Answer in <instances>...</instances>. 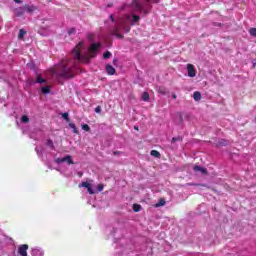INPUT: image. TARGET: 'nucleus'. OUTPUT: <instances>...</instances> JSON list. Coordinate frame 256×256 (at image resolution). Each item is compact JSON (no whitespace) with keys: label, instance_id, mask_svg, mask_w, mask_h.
I'll use <instances>...</instances> for the list:
<instances>
[{"label":"nucleus","instance_id":"f257e3e1","mask_svg":"<svg viewBox=\"0 0 256 256\" xmlns=\"http://www.w3.org/2000/svg\"><path fill=\"white\" fill-rule=\"evenodd\" d=\"M83 49H85V43L81 41L72 50V55L75 61H80L81 63H89L90 59L96 57L97 53H99V50L101 49V43H92L86 52H82Z\"/></svg>","mask_w":256,"mask_h":256},{"label":"nucleus","instance_id":"f03ea898","mask_svg":"<svg viewBox=\"0 0 256 256\" xmlns=\"http://www.w3.org/2000/svg\"><path fill=\"white\" fill-rule=\"evenodd\" d=\"M50 73L62 79H71V77H75V66L71 61L62 60L56 68L50 70Z\"/></svg>","mask_w":256,"mask_h":256},{"label":"nucleus","instance_id":"7ed1b4c3","mask_svg":"<svg viewBox=\"0 0 256 256\" xmlns=\"http://www.w3.org/2000/svg\"><path fill=\"white\" fill-rule=\"evenodd\" d=\"M139 19H140L139 16L135 14L133 15L127 14L125 17L119 18L113 34L116 37H118V39H123V35L119 34V31H121L122 29L125 33H129V31H131V27H129V23L131 25H135L137 22H139Z\"/></svg>","mask_w":256,"mask_h":256},{"label":"nucleus","instance_id":"20e7f679","mask_svg":"<svg viewBox=\"0 0 256 256\" xmlns=\"http://www.w3.org/2000/svg\"><path fill=\"white\" fill-rule=\"evenodd\" d=\"M155 0H134L132 2L133 11H139V13L149 12V3H153Z\"/></svg>","mask_w":256,"mask_h":256},{"label":"nucleus","instance_id":"39448f33","mask_svg":"<svg viewBox=\"0 0 256 256\" xmlns=\"http://www.w3.org/2000/svg\"><path fill=\"white\" fill-rule=\"evenodd\" d=\"M55 163H57V165H61V163H67V165H75V162L73 161L71 155H66L63 158H56Z\"/></svg>","mask_w":256,"mask_h":256},{"label":"nucleus","instance_id":"423d86ee","mask_svg":"<svg viewBox=\"0 0 256 256\" xmlns=\"http://www.w3.org/2000/svg\"><path fill=\"white\" fill-rule=\"evenodd\" d=\"M79 187H85L90 195H95L96 191L93 189V184L89 182H82Z\"/></svg>","mask_w":256,"mask_h":256},{"label":"nucleus","instance_id":"0eeeda50","mask_svg":"<svg viewBox=\"0 0 256 256\" xmlns=\"http://www.w3.org/2000/svg\"><path fill=\"white\" fill-rule=\"evenodd\" d=\"M188 77H196L197 70L193 64H187Z\"/></svg>","mask_w":256,"mask_h":256},{"label":"nucleus","instance_id":"6e6552de","mask_svg":"<svg viewBox=\"0 0 256 256\" xmlns=\"http://www.w3.org/2000/svg\"><path fill=\"white\" fill-rule=\"evenodd\" d=\"M27 249H29V245L23 244L18 247V253L21 256H27Z\"/></svg>","mask_w":256,"mask_h":256},{"label":"nucleus","instance_id":"1a4fd4ad","mask_svg":"<svg viewBox=\"0 0 256 256\" xmlns=\"http://www.w3.org/2000/svg\"><path fill=\"white\" fill-rule=\"evenodd\" d=\"M31 255L32 256H44L45 252H43V250L41 248L35 247V248H32Z\"/></svg>","mask_w":256,"mask_h":256},{"label":"nucleus","instance_id":"9d476101","mask_svg":"<svg viewBox=\"0 0 256 256\" xmlns=\"http://www.w3.org/2000/svg\"><path fill=\"white\" fill-rule=\"evenodd\" d=\"M195 173H200V175H207V169L201 167V166H194L193 167Z\"/></svg>","mask_w":256,"mask_h":256},{"label":"nucleus","instance_id":"9b49d317","mask_svg":"<svg viewBox=\"0 0 256 256\" xmlns=\"http://www.w3.org/2000/svg\"><path fill=\"white\" fill-rule=\"evenodd\" d=\"M24 11H26V13H33V12L37 11V7H35L33 5H25Z\"/></svg>","mask_w":256,"mask_h":256},{"label":"nucleus","instance_id":"f8f14e48","mask_svg":"<svg viewBox=\"0 0 256 256\" xmlns=\"http://www.w3.org/2000/svg\"><path fill=\"white\" fill-rule=\"evenodd\" d=\"M24 13H25V6L14 10V14L16 17H21L24 15Z\"/></svg>","mask_w":256,"mask_h":256},{"label":"nucleus","instance_id":"ddd939ff","mask_svg":"<svg viewBox=\"0 0 256 256\" xmlns=\"http://www.w3.org/2000/svg\"><path fill=\"white\" fill-rule=\"evenodd\" d=\"M36 83H39L40 85L43 83H47V79L43 78L41 74H37Z\"/></svg>","mask_w":256,"mask_h":256},{"label":"nucleus","instance_id":"4468645a","mask_svg":"<svg viewBox=\"0 0 256 256\" xmlns=\"http://www.w3.org/2000/svg\"><path fill=\"white\" fill-rule=\"evenodd\" d=\"M106 73H108V75H115V68H113V66H111V65H107Z\"/></svg>","mask_w":256,"mask_h":256},{"label":"nucleus","instance_id":"2eb2a0df","mask_svg":"<svg viewBox=\"0 0 256 256\" xmlns=\"http://www.w3.org/2000/svg\"><path fill=\"white\" fill-rule=\"evenodd\" d=\"M42 93L44 95H47V94L51 93V86H44V87H42Z\"/></svg>","mask_w":256,"mask_h":256},{"label":"nucleus","instance_id":"dca6fc26","mask_svg":"<svg viewBox=\"0 0 256 256\" xmlns=\"http://www.w3.org/2000/svg\"><path fill=\"white\" fill-rule=\"evenodd\" d=\"M194 101H201V92L196 91L193 94Z\"/></svg>","mask_w":256,"mask_h":256},{"label":"nucleus","instance_id":"f3484780","mask_svg":"<svg viewBox=\"0 0 256 256\" xmlns=\"http://www.w3.org/2000/svg\"><path fill=\"white\" fill-rule=\"evenodd\" d=\"M150 155H152V157H157V158L161 157V154L157 150H152L150 152Z\"/></svg>","mask_w":256,"mask_h":256},{"label":"nucleus","instance_id":"a211bd4d","mask_svg":"<svg viewBox=\"0 0 256 256\" xmlns=\"http://www.w3.org/2000/svg\"><path fill=\"white\" fill-rule=\"evenodd\" d=\"M133 209H134L135 213H139V211H141V205L134 204L133 205Z\"/></svg>","mask_w":256,"mask_h":256},{"label":"nucleus","instance_id":"6ab92c4d","mask_svg":"<svg viewBox=\"0 0 256 256\" xmlns=\"http://www.w3.org/2000/svg\"><path fill=\"white\" fill-rule=\"evenodd\" d=\"M26 33H27V32H25V30L21 29V30L19 31V35H18L19 39H23V37H25V34H26Z\"/></svg>","mask_w":256,"mask_h":256},{"label":"nucleus","instance_id":"aec40b11","mask_svg":"<svg viewBox=\"0 0 256 256\" xmlns=\"http://www.w3.org/2000/svg\"><path fill=\"white\" fill-rule=\"evenodd\" d=\"M69 127L71 128V129H73V131H74V133H79V131L77 130V127L75 126V124H73V123H70L69 124Z\"/></svg>","mask_w":256,"mask_h":256},{"label":"nucleus","instance_id":"412c9836","mask_svg":"<svg viewBox=\"0 0 256 256\" xmlns=\"http://www.w3.org/2000/svg\"><path fill=\"white\" fill-rule=\"evenodd\" d=\"M165 205V200L161 199L158 203L155 204V207H163Z\"/></svg>","mask_w":256,"mask_h":256},{"label":"nucleus","instance_id":"4be33fe9","mask_svg":"<svg viewBox=\"0 0 256 256\" xmlns=\"http://www.w3.org/2000/svg\"><path fill=\"white\" fill-rule=\"evenodd\" d=\"M249 33H250L251 37H256V28H251L249 30Z\"/></svg>","mask_w":256,"mask_h":256},{"label":"nucleus","instance_id":"5701e85b","mask_svg":"<svg viewBox=\"0 0 256 256\" xmlns=\"http://www.w3.org/2000/svg\"><path fill=\"white\" fill-rule=\"evenodd\" d=\"M142 99H143L144 101H148V100H149V94H148L147 92H144V93L142 94Z\"/></svg>","mask_w":256,"mask_h":256},{"label":"nucleus","instance_id":"b1692460","mask_svg":"<svg viewBox=\"0 0 256 256\" xmlns=\"http://www.w3.org/2000/svg\"><path fill=\"white\" fill-rule=\"evenodd\" d=\"M22 123H29V117L27 115L22 116L21 118Z\"/></svg>","mask_w":256,"mask_h":256},{"label":"nucleus","instance_id":"393cba45","mask_svg":"<svg viewBox=\"0 0 256 256\" xmlns=\"http://www.w3.org/2000/svg\"><path fill=\"white\" fill-rule=\"evenodd\" d=\"M111 57V52L107 51L103 54L104 59H109Z\"/></svg>","mask_w":256,"mask_h":256},{"label":"nucleus","instance_id":"a878e982","mask_svg":"<svg viewBox=\"0 0 256 256\" xmlns=\"http://www.w3.org/2000/svg\"><path fill=\"white\" fill-rule=\"evenodd\" d=\"M62 117L65 119V121H69V113H63Z\"/></svg>","mask_w":256,"mask_h":256},{"label":"nucleus","instance_id":"bb28decb","mask_svg":"<svg viewBox=\"0 0 256 256\" xmlns=\"http://www.w3.org/2000/svg\"><path fill=\"white\" fill-rule=\"evenodd\" d=\"M82 129L84 130V131H89V125H87V124H84V125H82Z\"/></svg>","mask_w":256,"mask_h":256},{"label":"nucleus","instance_id":"cd10ccee","mask_svg":"<svg viewBox=\"0 0 256 256\" xmlns=\"http://www.w3.org/2000/svg\"><path fill=\"white\" fill-rule=\"evenodd\" d=\"M95 113H101V106H97L95 108Z\"/></svg>","mask_w":256,"mask_h":256},{"label":"nucleus","instance_id":"c85d7f7f","mask_svg":"<svg viewBox=\"0 0 256 256\" xmlns=\"http://www.w3.org/2000/svg\"><path fill=\"white\" fill-rule=\"evenodd\" d=\"M175 141H181V137L172 138V143H175Z\"/></svg>","mask_w":256,"mask_h":256},{"label":"nucleus","instance_id":"c756f323","mask_svg":"<svg viewBox=\"0 0 256 256\" xmlns=\"http://www.w3.org/2000/svg\"><path fill=\"white\" fill-rule=\"evenodd\" d=\"M97 189H98V191H103V184H99V185L97 186Z\"/></svg>","mask_w":256,"mask_h":256},{"label":"nucleus","instance_id":"7c9ffc66","mask_svg":"<svg viewBox=\"0 0 256 256\" xmlns=\"http://www.w3.org/2000/svg\"><path fill=\"white\" fill-rule=\"evenodd\" d=\"M68 33H69L70 35H73V33H75V28H71V29L68 31Z\"/></svg>","mask_w":256,"mask_h":256},{"label":"nucleus","instance_id":"2f4dec72","mask_svg":"<svg viewBox=\"0 0 256 256\" xmlns=\"http://www.w3.org/2000/svg\"><path fill=\"white\" fill-rule=\"evenodd\" d=\"M48 147H53V141L51 140L48 141Z\"/></svg>","mask_w":256,"mask_h":256},{"label":"nucleus","instance_id":"473e14b6","mask_svg":"<svg viewBox=\"0 0 256 256\" xmlns=\"http://www.w3.org/2000/svg\"><path fill=\"white\" fill-rule=\"evenodd\" d=\"M36 151H37L38 155H41V152H39V148L36 147Z\"/></svg>","mask_w":256,"mask_h":256},{"label":"nucleus","instance_id":"72a5a7b5","mask_svg":"<svg viewBox=\"0 0 256 256\" xmlns=\"http://www.w3.org/2000/svg\"><path fill=\"white\" fill-rule=\"evenodd\" d=\"M110 19H111L112 21H115V18L113 17V15L110 16Z\"/></svg>","mask_w":256,"mask_h":256},{"label":"nucleus","instance_id":"f704fd0d","mask_svg":"<svg viewBox=\"0 0 256 256\" xmlns=\"http://www.w3.org/2000/svg\"><path fill=\"white\" fill-rule=\"evenodd\" d=\"M15 3H21V0H14Z\"/></svg>","mask_w":256,"mask_h":256},{"label":"nucleus","instance_id":"c9c22d12","mask_svg":"<svg viewBox=\"0 0 256 256\" xmlns=\"http://www.w3.org/2000/svg\"><path fill=\"white\" fill-rule=\"evenodd\" d=\"M172 97H173V99H177V96H176L175 94H173V96H172Z\"/></svg>","mask_w":256,"mask_h":256},{"label":"nucleus","instance_id":"e433bc0d","mask_svg":"<svg viewBox=\"0 0 256 256\" xmlns=\"http://www.w3.org/2000/svg\"><path fill=\"white\" fill-rule=\"evenodd\" d=\"M134 129L139 130V128H138V127H136V126L134 127Z\"/></svg>","mask_w":256,"mask_h":256}]
</instances>
